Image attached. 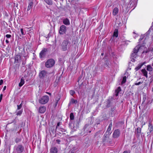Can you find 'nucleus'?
Here are the masks:
<instances>
[{
	"instance_id": "a878e982",
	"label": "nucleus",
	"mask_w": 153,
	"mask_h": 153,
	"mask_svg": "<svg viewBox=\"0 0 153 153\" xmlns=\"http://www.w3.org/2000/svg\"><path fill=\"white\" fill-rule=\"evenodd\" d=\"M153 50V48H149L146 51H143V52H142V54H143L144 53H148L149 51H152Z\"/></svg>"
},
{
	"instance_id": "13d9d810",
	"label": "nucleus",
	"mask_w": 153,
	"mask_h": 153,
	"mask_svg": "<svg viewBox=\"0 0 153 153\" xmlns=\"http://www.w3.org/2000/svg\"><path fill=\"white\" fill-rule=\"evenodd\" d=\"M146 38L145 39V40H146Z\"/></svg>"
},
{
	"instance_id": "7c9ffc66",
	"label": "nucleus",
	"mask_w": 153,
	"mask_h": 153,
	"mask_svg": "<svg viewBox=\"0 0 153 153\" xmlns=\"http://www.w3.org/2000/svg\"><path fill=\"white\" fill-rule=\"evenodd\" d=\"M22 111H23V110H20L16 114V115L18 116V115H21L22 113Z\"/></svg>"
},
{
	"instance_id": "9b49d317",
	"label": "nucleus",
	"mask_w": 153,
	"mask_h": 153,
	"mask_svg": "<svg viewBox=\"0 0 153 153\" xmlns=\"http://www.w3.org/2000/svg\"><path fill=\"white\" fill-rule=\"evenodd\" d=\"M46 110V108L44 106L39 107L38 109L39 112L40 113H44Z\"/></svg>"
},
{
	"instance_id": "ea45409f",
	"label": "nucleus",
	"mask_w": 153,
	"mask_h": 153,
	"mask_svg": "<svg viewBox=\"0 0 153 153\" xmlns=\"http://www.w3.org/2000/svg\"><path fill=\"white\" fill-rule=\"evenodd\" d=\"M56 142L57 143L59 144L60 142V140L59 139H57L56 140Z\"/></svg>"
},
{
	"instance_id": "ddd939ff",
	"label": "nucleus",
	"mask_w": 153,
	"mask_h": 153,
	"mask_svg": "<svg viewBox=\"0 0 153 153\" xmlns=\"http://www.w3.org/2000/svg\"><path fill=\"white\" fill-rule=\"evenodd\" d=\"M120 131L118 130H116L114 131L113 137L114 138L117 137L119 135Z\"/></svg>"
},
{
	"instance_id": "0eeeda50",
	"label": "nucleus",
	"mask_w": 153,
	"mask_h": 153,
	"mask_svg": "<svg viewBox=\"0 0 153 153\" xmlns=\"http://www.w3.org/2000/svg\"><path fill=\"white\" fill-rule=\"evenodd\" d=\"M48 52V49L47 48H44L41 51L39 54V58L42 59L45 57L47 53Z\"/></svg>"
},
{
	"instance_id": "dca6fc26",
	"label": "nucleus",
	"mask_w": 153,
	"mask_h": 153,
	"mask_svg": "<svg viewBox=\"0 0 153 153\" xmlns=\"http://www.w3.org/2000/svg\"><path fill=\"white\" fill-rule=\"evenodd\" d=\"M63 22L64 25H69L70 24V21L67 18L63 19Z\"/></svg>"
},
{
	"instance_id": "3c124183",
	"label": "nucleus",
	"mask_w": 153,
	"mask_h": 153,
	"mask_svg": "<svg viewBox=\"0 0 153 153\" xmlns=\"http://www.w3.org/2000/svg\"><path fill=\"white\" fill-rule=\"evenodd\" d=\"M47 93L48 94H49V95H51V93H50L48 92V93Z\"/></svg>"
},
{
	"instance_id": "f03ea898",
	"label": "nucleus",
	"mask_w": 153,
	"mask_h": 153,
	"mask_svg": "<svg viewBox=\"0 0 153 153\" xmlns=\"http://www.w3.org/2000/svg\"><path fill=\"white\" fill-rule=\"evenodd\" d=\"M144 45H141L140 44H138L133 49V53L131 54V56L134 58H136L137 56V53L138 52L139 50L145 48Z\"/></svg>"
},
{
	"instance_id": "7ed1b4c3",
	"label": "nucleus",
	"mask_w": 153,
	"mask_h": 153,
	"mask_svg": "<svg viewBox=\"0 0 153 153\" xmlns=\"http://www.w3.org/2000/svg\"><path fill=\"white\" fill-rule=\"evenodd\" d=\"M71 46V42L67 40L63 41L61 44L62 49L64 51L69 50Z\"/></svg>"
},
{
	"instance_id": "a18cd8bd",
	"label": "nucleus",
	"mask_w": 153,
	"mask_h": 153,
	"mask_svg": "<svg viewBox=\"0 0 153 153\" xmlns=\"http://www.w3.org/2000/svg\"><path fill=\"white\" fill-rule=\"evenodd\" d=\"M146 99V97L143 98V103L145 101Z\"/></svg>"
},
{
	"instance_id": "6e6d98bb",
	"label": "nucleus",
	"mask_w": 153,
	"mask_h": 153,
	"mask_svg": "<svg viewBox=\"0 0 153 153\" xmlns=\"http://www.w3.org/2000/svg\"><path fill=\"white\" fill-rule=\"evenodd\" d=\"M57 102H58V101H57L56 102V104H57Z\"/></svg>"
},
{
	"instance_id": "4c0bfd02",
	"label": "nucleus",
	"mask_w": 153,
	"mask_h": 153,
	"mask_svg": "<svg viewBox=\"0 0 153 153\" xmlns=\"http://www.w3.org/2000/svg\"><path fill=\"white\" fill-rule=\"evenodd\" d=\"M124 83V77H123V80L122 81V84H123Z\"/></svg>"
},
{
	"instance_id": "9d476101",
	"label": "nucleus",
	"mask_w": 153,
	"mask_h": 153,
	"mask_svg": "<svg viewBox=\"0 0 153 153\" xmlns=\"http://www.w3.org/2000/svg\"><path fill=\"white\" fill-rule=\"evenodd\" d=\"M22 51L21 53V55L25 58V59H26L29 57L28 56V53L27 52H25L24 49H22Z\"/></svg>"
},
{
	"instance_id": "8fccbe9b",
	"label": "nucleus",
	"mask_w": 153,
	"mask_h": 153,
	"mask_svg": "<svg viewBox=\"0 0 153 153\" xmlns=\"http://www.w3.org/2000/svg\"><path fill=\"white\" fill-rule=\"evenodd\" d=\"M126 76H125V83L126 82Z\"/></svg>"
},
{
	"instance_id": "20e7f679",
	"label": "nucleus",
	"mask_w": 153,
	"mask_h": 153,
	"mask_svg": "<svg viewBox=\"0 0 153 153\" xmlns=\"http://www.w3.org/2000/svg\"><path fill=\"white\" fill-rule=\"evenodd\" d=\"M24 150V147L21 144L16 145L14 147V151L15 153H22Z\"/></svg>"
},
{
	"instance_id": "aec40b11",
	"label": "nucleus",
	"mask_w": 153,
	"mask_h": 153,
	"mask_svg": "<svg viewBox=\"0 0 153 153\" xmlns=\"http://www.w3.org/2000/svg\"><path fill=\"white\" fill-rule=\"evenodd\" d=\"M25 83V79H24L23 77L21 78L20 79V82L19 84V87H21Z\"/></svg>"
},
{
	"instance_id": "052dcab7",
	"label": "nucleus",
	"mask_w": 153,
	"mask_h": 153,
	"mask_svg": "<svg viewBox=\"0 0 153 153\" xmlns=\"http://www.w3.org/2000/svg\"><path fill=\"white\" fill-rule=\"evenodd\" d=\"M123 153H124V152H123Z\"/></svg>"
},
{
	"instance_id": "2f4dec72",
	"label": "nucleus",
	"mask_w": 153,
	"mask_h": 153,
	"mask_svg": "<svg viewBox=\"0 0 153 153\" xmlns=\"http://www.w3.org/2000/svg\"><path fill=\"white\" fill-rule=\"evenodd\" d=\"M23 102L22 101V103L19 105H17V109L18 110H19L21 108H22V102Z\"/></svg>"
},
{
	"instance_id": "412c9836",
	"label": "nucleus",
	"mask_w": 153,
	"mask_h": 153,
	"mask_svg": "<svg viewBox=\"0 0 153 153\" xmlns=\"http://www.w3.org/2000/svg\"><path fill=\"white\" fill-rule=\"evenodd\" d=\"M144 76H146V78L148 77V72L145 69H143L141 70Z\"/></svg>"
},
{
	"instance_id": "2eb2a0df",
	"label": "nucleus",
	"mask_w": 153,
	"mask_h": 153,
	"mask_svg": "<svg viewBox=\"0 0 153 153\" xmlns=\"http://www.w3.org/2000/svg\"><path fill=\"white\" fill-rule=\"evenodd\" d=\"M144 37L145 36L143 35H141L140 36V38L139 40V44H140V45H143L144 44H146V42H143V43L141 42V40L143 39L144 38Z\"/></svg>"
},
{
	"instance_id": "f8f14e48",
	"label": "nucleus",
	"mask_w": 153,
	"mask_h": 153,
	"mask_svg": "<svg viewBox=\"0 0 153 153\" xmlns=\"http://www.w3.org/2000/svg\"><path fill=\"white\" fill-rule=\"evenodd\" d=\"M21 56L20 55H16L15 57V63H18L20 62Z\"/></svg>"
},
{
	"instance_id": "37998d69",
	"label": "nucleus",
	"mask_w": 153,
	"mask_h": 153,
	"mask_svg": "<svg viewBox=\"0 0 153 153\" xmlns=\"http://www.w3.org/2000/svg\"><path fill=\"white\" fill-rule=\"evenodd\" d=\"M60 125V123L59 122L57 123L56 126V129Z\"/></svg>"
},
{
	"instance_id": "c85d7f7f",
	"label": "nucleus",
	"mask_w": 153,
	"mask_h": 153,
	"mask_svg": "<svg viewBox=\"0 0 153 153\" xmlns=\"http://www.w3.org/2000/svg\"><path fill=\"white\" fill-rule=\"evenodd\" d=\"M20 31L22 35H24L26 34V32L25 30H24L23 28H21L20 29Z\"/></svg>"
},
{
	"instance_id": "de8ad7c7",
	"label": "nucleus",
	"mask_w": 153,
	"mask_h": 153,
	"mask_svg": "<svg viewBox=\"0 0 153 153\" xmlns=\"http://www.w3.org/2000/svg\"><path fill=\"white\" fill-rule=\"evenodd\" d=\"M6 86H4L3 88V90L4 91L6 89Z\"/></svg>"
},
{
	"instance_id": "58836bf2",
	"label": "nucleus",
	"mask_w": 153,
	"mask_h": 153,
	"mask_svg": "<svg viewBox=\"0 0 153 153\" xmlns=\"http://www.w3.org/2000/svg\"><path fill=\"white\" fill-rule=\"evenodd\" d=\"M130 42L128 40L125 41V44H128Z\"/></svg>"
},
{
	"instance_id": "6e6552de",
	"label": "nucleus",
	"mask_w": 153,
	"mask_h": 153,
	"mask_svg": "<svg viewBox=\"0 0 153 153\" xmlns=\"http://www.w3.org/2000/svg\"><path fill=\"white\" fill-rule=\"evenodd\" d=\"M67 31L66 27L64 25H62L60 27L59 30V33L60 35H63Z\"/></svg>"
},
{
	"instance_id": "393cba45",
	"label": "nucleus",
	"mask_w": 153,
	"mask_h": 153,
	"mask_svg": "<svg viewBox=\"0 0 153 153\" xmlns=\"http://www.w3.org/2000/svg\"><path fill=\"white\" fill-rule=\"evenodd\" d=\"M146 70L149 71H152L153 70V68L150 65H148L147 66Z\"/></svg>"
},
{
	"instance_id": "49530a36",
	"label": "nucleus",
	"mask_w": 153,
	"mask_h": 153,
	"mask_svg": "<svg viewBox=\"0 0 153 153\" xmlns=\"http://www.w3.org/2000/svg\"><path fill=\"white\" fill-rule=\"evenodd\" d=\"M6 43L7 44L9 43V41L8 40V39H6Z\"/></svg>"
},
{
	"instance_id": "b1692460",
	"label": "nucleus",
	"mask_w": 153,
	"mask_h": 153,
	"mask_svg": "<svg viewBox=\"0 0 153 153\" xmlns=\"http://www.w3.org/2000/svg\"><path fill=\"white\" fill-rule=\"evenodd\" d=\"M33 3L32 2H30L28 6L27 7V10H30L32 7L33 6Z\"/></svg>"
},
{
	"instance_id": "c03bdc74",
	"label": "nucleus",
	"mask_w": 153,
	"mask_h": 153,
	"mask_svg": "<svg viewBox=\"0 0 153 153\" xmlns=\"http://www.w3.org/2000/svg\"><path fill=\"white\" fill-rule=\"evenodd\" d=\"M130 151L129 150L127 151H125V153H130Z\"/></svg>"
},
{
	"instance_id": "cd10ccee",
	"label": "nucleus",
	"mask_w": 153,
	"mask_h": 153,
	"mask_svg": "<svg viewBox=\"0 0 153 153\" xmlns=\"http://www.w3.org/2000/svg\"><path fill=\"white\" fill-rule=\"evenodd\" d=\"M45 2L48 4L51 5L52 4V0H44Z\"/></svg>"
},
{
	"instance_id": "473e14b6",
	"label": "nucleus",
	"mask_w": 153,
	"mask_h": 153,
	"mask_svg": "<svg viewBox=\"0 0 153 153\" xmlns=\"http://www.w3.org/2000/svg\"><path fill=\"white\" fill-rule=\"evenodd\" d=\"M70 94L71 95L73 96L75 94V92L73 90H71L70 91Z\"/></svg>"
},
{
	"instance_id": "bf43d9fd",
	"label": "nucleus",
	"mask_w": 153,
	"mask_h": 153,
	"mask_svg": "<svg viewBox=\"0 0 153 153\" xmlns=\"http://www.w3.org/2000/svg\"><path fill=\"white\" fill-rule=\"evenodd\" d=\"M152 66H153V63H152Z\"/></svg>"
},
{
	"instance_id": "39448f33",
	"label": "nucleus",
	"mask_w": 153,
	"mask_h": 153,
	"mask_svg": "<svg viewBox=\"0 0 153 153\" xmlns=\"http://www.w3.org/2000/svg\"><path fill=\"white\" fill-rule=\"evenodd\" d=\"M55 62L54 60L52 59H48L45 63V66L47 68L52 67L54 65Z\"/></svg>"
},
{
	"instance_id": "f704fd0d",
	"label": "nucleus",
	"mask_w": 153,
	"mask_h": 153,
	"mask_svg": "<svg viewBox=\"0 0 153 153\" xmlns=\"http://www.w3.org/2000/svg\"><path fill=\"white\" fill-rule=\"evenodd\" d=\"M21 141V139L19 138H16L15 141L16 143H18Z\"/></svg>"
},
{
	"instance_id": "864d4df0",
	"label": "nucleus",
	"mask_w": 153,
	"mask_h": 153,
	"mask_svg": "<svg viewBox=\"0 0 153 153\" xmlns=\"http://www.w3.org/2000/svg\"><path fill=\"white\" fill-rule=\"evenodd\" d=\"M71 153H74V152L73 151H71Z\"/></svg>"
},
{
	"instance_id": "a211bd4d",
	"label": "nucleus",
	"mask_w": 153,
	"mask_h": 153,
	"mask_svg": "<svg viewBox=\"0 0 153 153\" xmlns=\"http://www.w3.org/2000/svg\"><path fill=\"white\" fill-rule=\"evenodd\" d=\"M57 149L55 147H53L51 149V153H57Z\"/></svg>"
},
{
	"instance_id": "f3484780",
	"label": "nucleus",
	"mask_w": 153,
	"mask_h": 153,
	"mask_svg": "<svg viewBox=\"0 0 153 153\" xmlns=\"http://www.w3.org/2000/svg\"><path fill=\"white\" fill-rule=\"evenodd\" d=\"M149 133H150L152 131H153V126L150 123H149V128H148ZM149 132L147 133V134Z\"/></svg>"
},
{
	"instance_id": "423d86ee",
	"label": "nucleus",
	"mask_w": 153,
	"mask_h": 153,
	"mask_svg": "<svg viewBox=\"0 0 153 153\" xmlns=\"http://www.w3.org/2000/svg\"><path fill=\"white\" fill-rule=\"evenodd\" d=\"M49 100V97L48 96H44L39 100V103L42 104H45L47 103Z\"/></svg>"
},
{
	"instance_id": "c9c22d12",
	"label": "nucleus",
	"mask_w": 153,
	"mask_h": 153,
	"mask_svg": "<svg viewBox=\"0 0 153 153\" xmlns=\"http://www.w3.org/2000/svg\"><path fill=\"white\" fill-rule=\"evenodd\" d=\"M5 36L6 38H10L11 37V36L10 34H6Z\"/></svg>"
},
{
	"instance_id": "e433bc0d",
	"label": "nucleus",
	"mask_w": 153,
	"mask_h": 153,
	"mask_svg": "<svg viewBox=\"0 0 153 153\" xmlns=\"http://www.w3.org/2000/svg\"><path fill=\"white\" fill-rule=\"evenodd\" d=\"M142 82H139L138 83H135V84L136 85H140L141 84H142Z\"/></svg>"
},
{
	"instance_id": "a19ab883",
	"label": "nucleus",
	"mask_w": 153,
	"mask_h": 153,
	"mask_svg": "<svg viewBox=\"0 0 153 153\" xmlns=\"http://www.w3.org/2000/svg\"><path fill=\"white\" fill-rule=\"evenodd\" d=\"M3 95L2 94H1L0 96V102H1L2 97Z\"/></svg>"
},
{
	"instance_id": "603ef678",
	"label": "nucleus",
	"mask_w": 153,
	"mask_h": 153,
	"mask_svg": "<svg viewBox=\"0 0 153 153\" xmlns=\"http://www.w3.org/2000/svg\"><path fill=\"white\" fill-rule=\"evenodd\" d=\"M101 55L102 56H103V53H102L101 54Z\"/></svg>"
},
{
	"instance_id": "1a4fd4ad",
	"label": "nucleus",
	"mask_w": 153,
	"mask_h": 153,
	"mask_svg": "<svg viewBox=\"0 0 153 153\" xmlns=\"http://www.w3.org/2000/svg\"><path fill=\"white\" fill-rule=\"evenodd\" d=\"M47 72L45 70H43L39 73V76L40 78L43 79L47 76Z\"/></svg>"
},
{
	"instance_id": "4be33fe9",
	"label": "nucleus",
	"mask_w": 153,
	"mask_h": 153,
	"mask_svg": "<svg viewBox=\"0 0 153 153\" xmlns=\"http://www.w3.org/2000/svg\"><path fill=\"white\" fill-rule=\"evenodd\" d=\"M118 11V9L116 7L114 9L113 11V14L114 16L116 15L117 14Z\"/></svg>"
},
{
	"instance_id": "72a5a7b5",
	"label": "nucleus",
	"mask_w": 153,
	"mask_h": 153,
	"mask_svg": "<svg viewBox=\"0 0 153 153\" xmlns=\"http://www.w3.org/2000/svg\"><path fill=\"white\" fill-rule=\"evenodd\" d=\"M71 101L72 103H76L77 102V101L76 100H75L73 98H71Z\"/></svg>"
},
{
	"instance_id": "79ce46f5",
	"label": "nucleus",
	"mask_w": 153,
	"mask_h": 153,
	"mask_svg": "<svg viewBox=\"0 0 153 153\" xmlns=\"http://www.w3.org/2000/svg\"><path fill=\"white\" fill-rule=\"evenodd\" d=\"M3 80L2 79H1L0 80V85H1L3 83Z\"/></svg>"
},
{
	"instance_id": "6ab92c4d",
	"label": "nucleus",
	"mask_w": 153,
	"mask_h": 153,
	"mask_svg": "<svg viewBox=\"0 0 153 153\" xmlns=\"http://www.w3.org/2000/svg\"><path fill=\"white\" fill-rule=\"evenodd\" d=\"M141 131V128H140L138 127L137 128V130L136 133L137 136L139 137L140 135Z\"/></svg>"
},
{
	"instance_id": "4d7b16f0",
	"label": "nucleus",
	"mask_w": 153,
	"mask_h": 153,
	"mask_svg": "<svg viewBox=\"0 0 153 153\" xmlns=\"http://www.w3.org/2000/svg\"><path fill=\"white\" fill-rule=\"evenodd\" d=\"M152 91H153V88H152Z\"/></svg>"
},
{
	"instance_id": "c756f323",
	"label": "nucleus",
	"mask_w": 153,
	"mask_h": 153,
	"mask_svg": "<svg viewBox=\"0 0 153 153\" xmlns=\"http://www.w3.org/2000/svg\"><path fill=\"white\" fill-rule=\"evenodd\" d=\"M70 119L71 120H73L74 119V116L73 113H71L70 114Z\"/></svg>"
},
{
	"instance_id": "4468645a",
	"label": "nucleus",
	"mask_w": 153,
	"mask_h": 153,
	"mask_svg": "<svg viewBox=\"0 0 153 153\" xmlns=\"http://www.w3.org/2000/svg\"><path fill=\"white\" fill-rule=\"evenodd\" d=\"M146 63V62H144L143 63H140L137 66L136 68H135V70L136 71H138L139 69H140V68L142 67V66Z\"/></svg>"
},
{
	"instance_id": "09e8293b",
	"label": "nucleus",
	"mask_w": 153,
	"mask_h": 153,
	"mask_svg": "<svg viewBox=\"0 0 153 153\" xmlns=\"http://www.w3.org/2000/svg\"><path fill=\"white\" fill-rule=\"evenodd\" d=\"M128 2L129 3H130L131 2V0H128Z\"/></svg>"
},
{
	"instance_id": "5701e85b",
	"label": "nucleus",
	"mask_w": 153,
	"mask_h": 153,
	"mask_svg": "<svg viewBox=\"0 0 153 153\" xmlns=\"http://www.w3.org/2000/svg\"><path fill=\"white\" fill-rule=\"evenodd\" d=\"M121 88L120 87H119L117 89L115 90V96H117L118 95L119 93L121 91Z\"/></svg>"
},
{
	"instance_id": "5fc2aeb1",
	"label": "nucleus",
	"mask_w": 153,
	"mask_h": 153,
	"mask_svg": "<svg viewBox=\"0 0 153 153\" xmlns=\"http://www.w3.org/2000/svg\"><path fill=\"white\" fill-rule=\"evenodd\" d=\"M133 61H134V59H133ZM132 61H133L132 60Z\"/></svg>"
},
{
	"instance_id": "bb28decb",
	"label": "nucleus",
	"mask_w": 153,
	"mask_h": 153,
	"mask_svg": "<svg viewBox=\"0 0 153 153\" xmlns=\"http://www.w3.org/2000/svg\"><path fill=\"white\" fill-rule=\"evenodd\" d=\"M118 30L117 29H116L114 32L113 34V36L115 37H117L118 36Z\"/></svg>"
},
{
	"instance_id": "f257e3e1",
	"label": "nucleus",
	"mask_w": 153,
	"mask_h": 153,
	"mask_svg": "<svg viewBox=\"0 0 153 153\" xmlns=\"http://www.w3.org/2000/svg\"><path fill=\"white\" fill-rule=\"evenodd\" d=\"M112 126V123H111L109 124L107 129V131L104 135V139H103V141L104 143V144H108V142L109 143L110 142L109 137V135L111 133V132H110V131L111 129Z\"/></svg>"
}]
</instances>
